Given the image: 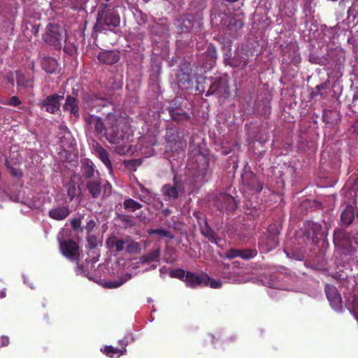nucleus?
<instances>
[{
    "label": "nucleus",
    "instance_id": "nucleus-1",
    "mask_svg": "<svg viewBox=\"0 0 358 358\" xmlns=\"http://www.w3.org/2000/svg\"><path fill=\"white\" fill-rule=\"evenodd\" d=\"M107 131H106V138L111 144L120 143L124 137L126 133L125 122L124 120L118 115L109 113L106 115Z\"/></svg>",
    "mask_w": 358,
    "mask_h": 358
},
{
    "label": "nucleus",
    "instance_id": "nucleus-2",
    "mask_svg": "<svg viewBox=\"0 0 358 358\" xmlns=\"http://www.w3.org/2000/svg\"><path fill=\"white\" fill-rule=\"evenodd\" d=\"M107 5H101L97 12L96 22L94 25L96 31H103L119 27L120 16L112 10H106Z\"/></svg>",
    "mask_w": 358,
    "mask_h": 358
},
{
    "label": "nucleus",
    "instance_id": "nucleus-3",
    "mask_svg": "<svg viewBox=\"0 0 358 358\" xmlns=\"http://www.w3.org/2000/svg\"><path fill=\"white\" fill-rule=\"evenodd\" d=\"M65 37L66 31L62 27L56 24H49L45 27L43 40L56 49H60L62 45V41Z\"/></svg>",
    "mask_w": 358,
    "mask_h": 358
},
{
    "label": "nucleus",
    "instance_id": "nucleus-4",
    "mask_svg": "<svg viewBox=\"0 0 358 358\" xmlns=\"http://www.w3.org/2000/svg\"><path fill=\"white\" fill-rule=\"evenodd\" d=\"M86 189L93 199H98L103 192V196H109L112 193V185L108 180H102L97 176L92 180H87Z\"/></svg>",
    "mask_w": 358,
    "mask_h": 358
},
{
    "label": "nucleus",
    "instance_id": "nucleus-5",
    "mask_svg": "<svg viewBox=\"0 0 358 358\" xmlns=\"http://www.w3.org/2000/svg\"><path fill=\"white\" fill-rule=\"evenodd\" d=\"M282 64L298 66L301 62L299 47L296 43L290 42L282 48Z\"/></svg>",
    "mask_w": 358,
    "mask_h": 358
},
{
    "label": "nucleus",
    "instance_id": "nucleus-6",
    "mask_svg": "<svg viewBox=\"0 0 358 358\" xmlns=\"http://www.w3.org/2000/svg\"><path fill=\"white\" fill-rule=\"evenodd\" d=\"M173 184H165L162 187V194L165 197V200H176L180 193L184 191V185L182 182L179 180L176 174L173 178Z\"/></svg>",
    "mask_w": 358,
    "mask_h": 358
},
{
    "label": "nucleus",
    "instance_id": "nucleus-7",
    "mask_svg": "<svg viewBox=\"0 0 358 358\" xmlns=\"http://www.w3.org/2000/svg\"><path fill=\"white\" fill-rule=\"evenodd\" d=\"M199 213H194V216L197 220L200 232L203 236L206 238L212 243L218 245L221 238L217 236L215 231L208 224L206 217H200Z\"/></svg>",
    "mask_w": 358,
    "mask_h": 358
},
{
    "label": "nucleus",
    "instance_id": "nucleus-8",
    "mask_svg": "<svg viewBox=\"0 0 358 358\" xmlns=\"http://www.w3.org/2000/svg\"><path fill=\"white\" fill-rule=\"evenodd\" d=\"M216 94L219 96L228 97L229 92V86L227 79L224 77H220L216 79L210 86L206 93V96Z\"/></svg>",
    "mask_w": 358,
    "mask_h": 358
},
{
    "label": "nucleus",
    "instance_id": "nucleus-9",
    "mask_svg": "<svg viewBox=\"0 0 358 358\" xmlns=\"http://www.w3.org/2000/svg\"><path fill=\"white\" fill-rule=\"evenodd\" d=\"M215 206L221 212H234L237 208L235 199L227 193H220L215 201Z\"/></svg>",
    "mask_w": 358,
    "mask_h": 358
},
{
    "label": "nucleus",
    "instance_id": "nucleus-10",
    "mask_svg": "<svg viewBox=\"0 0 358 358\" xmlns=\"http://www.w3.org/2000/svg\"><path fill=\"white\" fill-rule=\"evenodd\" d=\"M241 180L244 186L256 193H259L263 189V183L258 180L257 176L250 170L244 169L241 174Z\"/></svg>",
    "mask_w": 358,
    "mask_h": 358
},
{
    "label": "nucleus",
    "instance_id": "nucleus-11",
    "mask_svg": "<svg viewBox=\"0 0 358 358\" xmlns=\"http://www.w3.org/2000/svg\"><path fill=\"white\" fill-rule=\"evenodd\" d=\"M64 92L62 94H53L48 96L41 103V106L45 108V111L51 114H56L61 106L60 101L64 99Z\"/></svg>",
    "mask_w": 358,
    "mask_h": 358
},
{
    "label": "nucleus",
    "instance_id": "nucleus-12",
    "mask_svg": "<svg viewBox=\"0 0 358 358\" xmlns=\"http://www.w3.org/2000/svg\"><path fill=\"white\" fill-rule=\"evenodd\" d=\"M324 292L332 308L341 311L343 308V301L337 288L328 284L325 285Z\"/></svg>",
    "mask_w": 358,
    "mask_h": 358
},
{
    "label": "nucleus",
    "instance_id": "nucleus-13",
    "mask_svg": "<svg viewBox=\"0 0 358 358\" xmlns=\"http://www.w3.org/2000/svg\"><path fill=\"white\" fill-rule=\"evenodd\" d=\"M60 250L63 255L70 260H78L79 246L76 241L71 239L61 241Z\"/></svg>",
    "mask_w": 358,
    "mask_h": 358
},
{
    "label": "nucleus",
    "instance_id": "nucleus-14",
    "mask_svg": "<svg viewBox=\"0 0 358 358\" xmlns=\"http://www.w3.org/2000/svg\"><path fill=\"white\" fill-rule=\"evenodd\" d=\"M107 101L106 98L101 97L97 95L86 93L82 97V108L88 114V110H92L99 105H105L103 102Z\"/></svg>",
    "mask_w": 358,
    "mask_h": 358
},
{
    "label": "nucleus",
    "instance_id": "nucleus-15",
    "mask_svg": "<svg viewBox=\"0 0 358 358\" xmlns=\"http://www.w3.org/2000/svg\"><path fill=\"white\" fill-rule=\"evenodd\" d=\"M64 111L69 113L70 117L78 120L80 117L79 100L72 95H67L63 106Z\"/></svg>",
    "mask_w": 358,
    "mask_h": 358
},
{
    "label": "nucleus",
    "instance_id": "nucleus-16",
    "mask_svg": "<svg viewBox=\"0 0 358 358\" xmlns=\"http://www.w3.org/2000/svg\"><path fill=\"white\" fill-rule=\"evenodd\" d=\"M84 119L87 124L94 126V132L97 136L102 134L106 136L107 126L105 125L101 117L88 113L85 115Z\"/></svg>",
    "mask_w": 358,
    "mask_h": 358
},
{
    "label": "nucleus",
    "instance_id": "nucleus-17",
    "mask_svg": "<svg viewBox=\"0 0 358 358\" xmlns=\"http://www.w3.org/2000/svg\"><path fill=\"white\" fill-rule=\"evenodd\" d=\"M80 172L82 178L87 180L94 179L95 173H96L97 176H99V171L95 169L94 163L87 158L81 159Z\"/></svg>",
    "mask_w": 358,
    "mask_h": 358
},
{
    "label": "nucleus",
    "instance_id": "nucleus-18",
    "mask_svg": "<svg viewBox=\"0 0 358 358\" xmlns=\"http://www.w3.org/2000/svg\"><path fill=\"white\" fill-rule=\"evenodd\" d=\"M97 59L102 64L113 65L120 60V52L115 50H103L99 53Z\"/></svg>",
    "mask_w": 358,
    "mask_h": 358
},
{
    "label": "nucleus",
    "instance_id": "nucleus-19",
    "mask_svg": "<svg viewBox=\"0 0 358 358\" xmlns=\"http://www.w3.org/2000/svg\"><path fill=\"white\" fill-rule=\"evenodd\" d=\"M333 241L336 247L346 248L351 243V236L341 229H336L334 231Z\"/></svg>",
    "mask_w": 358,
    "mask_h": 358
},
{
    "label": "nucleus",
    "instance_id": "nucleus-20",
    "mask_svg": "<svg viewBox=\"0 0 358 358\" xmlns=\"http://www.w3.org/2000/svg\"><path fill=\"white\" fill-rule=\"evenodd\" d=\"M243 24L242 20L230 17L226 24V29L231 37L236 38L238 36V31L243 28Z\"/></svg>",
    "mask_w": 358,
    "mask_h": 358
},
{
    "label": "nucleus",
    "instance_id": "nucleus-21",
    "mask_svg": "<svg viewBox=\"0 0 358 358\" xmlns=\"http://www.w3.org/2000/svg\"><path fill=\"white\" fill-rule=\"evenodd\" d=\"M106 244L109 250L119 253L125 248L126 236L124 238H119L115 236H111L106 239Z\"/></svg>",
    "mask_w": 358,
    "mask_h": 358
},
{
    "label": "nucleus",
    "instance_id": "nucleus-22",
    "mask_svg": "<svg viewBox=\"0 0 358 358\" xmlns=\"http://www.w3.org/2000/svg\"><path fill=\"white\" fill-rule=\"evenodd\" d=\"M185 282L187 286L191 288H196L202 285L206 286L208 284L205 282V279L203 278H201L200 275L190 271L186 272V278L185 279Z\"/></svg>",
    "mask_w": 358,
    "mask_h": 358
},
{
    "label": "nucleus",
    "instance_id": "nucleus-23",
    "mask_svg": "<svg viewBox=\"0 0 358 358\" xmlns=\"http://www.w3.org/2000/svg\"><path fill=\"white\" fill-rule=\"evenodd\" d=\"M94 149L101 161L106 166L108 170L111 172L113 171V166L109 159L108 151L98 143L94 146Z\"/></svg>",
    "mask_w": 358,
    "mask_h": 358
},
{
    "label": "nucleus",
    "instance_id": "nucleus-24",
    "mask_svg": "<svg viewBox=\"0 0 358 358\" xmlns=\"http://www.w3.org/2000/svg\"><path fill=\"white\" fill-rule=\"evenodd\" d=\"M70 210L68 206H59L51 209L49 211V216L55 220H63L69 216Z\"/></svg>",
    "mask_w": 358,
    "mask_h": 358
},
{
    "label": "nucleus",
    "instance_id": "nucleus-25",
    "mask_svg": "<svg viewBox=\"0 0 358 358\" xmlns=\"http://www.w3.org/2000/svg\"><path fill=\"white\" fill-rule=\"evenodd\" d=\"M355 218V207L351 204L347 205L341 214V220L346 226H349Z\"/></svg>",
    "mask_w": 358,
    "mask_h": 358
},
{
    "label": "nucleus",
    "instance_id": "nucleus-26",
    "mask_svg": "<svg viewBox=\"0 0 358 358\" xmlns=\"http://www.w3.org/2000/svg\"><path fill=\"white\" fill-rule=\"evenodd\" d=\"M42 69L48 73H53L57 69V61L51 57H43L41 62Z\"/></svg>",
    "mask_w": 358,
    "mask_h": 358
},
{
    "label": "nucleus",
    "instance_id": "nucleus-27",
    "mask_svg": "<svg viewBox=\"0 0 358 358\" xmlns=\"http://www.w3.org/2000/svg\"><path fill=\"white\" fill-rule=\"evenodd\" d=\"M161 254V250L158 247L152 249L151 251L142 255L140 257V262L141 264H149L153 262H158Z\"/></svg>",
    "mask_w": 358,
    "mask_h": 358
},
{
    "label": "nucleus",
    "instance_id": "nucleus-28",
    "mask_svg": "<svg viewBox=\"0 0 358 358\" xmlns=\"http://www.w3.org/2000/svg\"><path fill=\"white\" fill-rule=\"evenodd\" d=\"M75 177L76 174H74L71 178L68 183L66 185L67 195L70 200H73L77 195L80 193V189L73 179Z\"/></svg>",
    "mask_w": 358,
    "mask_h": 358
},
{
    "label": "nucleus",
    "instance_id": "nucleus-29",
    "mask_svg": "<svg viewBox=\"0 0 358 358\" xmlns=\"http://www.w3.org/2000/svg\"><path fill=\"white\" fill-rule=\"evenodd\" d=\"M139 243L132 239L130 236H126L125 252L128 254H138L141 251Z\"/></svg>",
    "mask_w": 358,
    "mask_h": 358
},
{
    "label": "nucleus",
    "instance_id": "nucleus-30",
    "mask_svg": "<svg viewBox=\"0 0 358 358\" xmlns=\"http://www.w3.org/2000/svg\"><path fill=\"white\" fill-rule=\"evenodd\" d=\"M180 110L173 113V109L169 110V115L171 120L177 123H183L184 122L189 121L191 119L189 114L183 110Z\"/></svg>",
    "mask_w": 358,
    "mask_h": 358
},
{
    "label": "nucleus",
    "instance_id": "nucleus-31",
    "mask_svg": "<svg viewBox=\"0 0 358 358\" xmlns=\"http://www.w3.org/2000/svg\"><path fill=\"white\" fill-rule=\"evenodd\" d=\"M17 85L23 89L32 87V79L20 71L16 72Z\"/></svg>",
    "mask_w": 358,
    "mask_h": 358
},
{
    "label": "nucleus",
    "instance_id": "nucleus-32",
    "mask_svg": "<svg viewBox=\"0 0 358 358\" xmlns=\"http://www.w3.org/2000/svg\"><path fill=\"white\" fill-rule=\"evenodd\" d=\"M123 206L126 210L131 213H134L143 207L139 202L131 198L125 199L123 203Z\"/></svg>",
    "mask_w": 358,
    "mask_h": 358
},
{
    "label": "nucleus",
    "instance_id": "nucleus-33",
    "mask_svg": "<svg viewBox=\"0 0 358 358\" xmlns=\"http://www.w3.org/2000/svg\"><path fill=\"white\" fill-rule=\"evenodd\" d=\"M138 185L142 194H138L137 193H135L134 196L139 199L143 202L149 203L150 200V192L149 191L148 189L145 187L141 183L138 182Z\"/></svg>",
    "mask_w": 358,
    "mask_h": 358
},
{
    "label": "nucleus",
    "instance_id": "nucleus-34",
    "mask_svg": "<svg viewBox=\"0 0 358 358\" xmlns=\"http://www.w3.org/2000/svg\"><path fill=\"white\" fill-rule=\"evenodd\" d=\"M248 62V56L245 54L244 55H238L237 58H233L231 62V65L234 67L241 66L242 69H245Z\"/></svg>",
    "mask_w": 358,
    "mask_h": 358
},
{
    "label": "nucleus",
    "instance_id": "nucleus-35",
    "mask_svg": "<svg viewBox=\"0 0 358 358\" xmlns=\"http://www.w3.org/2000/svg\"><path fill=\"white\" fill-rule=\"evenodd\" d=\"M209 169L208 160L206 158H203L201 164L199 165L198 175L201 176V178H204L207 174V171Z\"/></svg>",
    "mask_w": 358,
    "mask_h": 358
},
{
    "label": "nucleus",
    "instance_id": "nucleus-36",
    "mask_svg": "<svg viewBox=\"0 0 358 358\" xmlns=\"http://www.w3.org/2000/svg\"><path fill=\"white\" fill-rule=\"evenodd\" d=\"M257 255L256 249H243L240 250V257L243 259H250L255 257Z\"/></svg>",
    "mask_w": 358,
    "mask_h": 358
},
{
    "label": "nucleus",
    "instance_id": "nucleus-37",
    "mask_svg": "<svg viewBox=\"0 0 358 358\" xmlns=\"http://www.w3.org/2000/svg\"><path fill=\"white\" fill-rule=\"evenodd\" d=\"M150 234H156L161 237H166L170 239L174 238L173 234L169 230L164 229H155L150 231Z\"/></svg>",
    "mask_w": 358,
    "mask_h": 358
},
{
    "label": "nucleus",
    "instance_id": "nucleus-38",
    "mask_svg": "<svg viewBox=\"0 0 358 358\" xmlns=\"http://www.w3.org/2000/svg\"><path fill=\"white\" fill-rule=\"evenodd\" d=\"M169 276L173 278L183 280L184 278H186V272L182 268H175L169 272Z\"/></svg>",
    "mask_w": 358,
    "mask_h": 358
},
{
    "label": "nucleus",
    "instance_id": "nucleus-39",
    "mask_svg": "<svg viewBox=\"0 0 358 358\" xmlns=\"http://www.w3.org/2000/svg\"><path fill=\"white\" fill-rule=\"evenodd\" d=\"M78 274L87 277L88 279L92 280V277L90 275V271L88 268V263L87 265L80 264L77 263V271Z\"/></svg>",
    "mask_w": 358,
    "mask_h": 358
},
{
    "label": "nucleus",
    "instance_id": "nucleus-40",
    "mask_svg": "<svg viewBox=\"0 0 358 358\" xmlns=\"http://www.w3.org/2000/svg\"><path fill=\"white\" fill-rule=\"evenodd\" d=\"M126 352V348H124L122 349H118L113 348V346H106L103 350V352L106 355H109V354H119L120 355H122Z\"/></svg>",
    "mask_w": 358,
    "mask_h": 358
},
{
    "label": "nucleus",
    "instance_id": "nucleus-41",
    "mask_svg": "<svg viewBox=\"0 0 358 358\" xmlns=\"http://www.w3.org/2000/svg\"><path fill=\"white\" fill-rule=\"evenodd\" d=\"M222 257L228 259H232L236 257H240V250L231 248L229 250H227Z\"/></svg>",
    "mask_w": 358,
    "mask_h": 358
},
{
    "label": "nucleus",
    "instance_id": "nucleus-42",
    "mask_svg": "<svg viewBox=\"0 0 358 358\" xmlns=\"http://www.w3.org/2000/svg\"><path fill=\"white\" fill-rule=\"evenodd\" d=\"M204 279L205 282L208 283L207 285H210L211 288L217 289L222 286V282L220 280L212 279L207 275L205 276Z\"/></svg>",
    "mask_w": 358,
    "mask_h": 358
},
{
    "label": "nucleus",
    "instance_id": "nucleus-43",
    "mask_svg": "<svg viewBox=\"0 0 358 358\" xmlns=\"http://www.w3.org/2000/svg\"><path fill=\"white\" fill-rule=\"evenodd\" d=\"M71 226L72 229L76 232H83V228L81 227V219L74 218L71 220Z\"/></svg>",
    "mask_w": 358,
    "mask_h": 358
},
{
    "label": "nucleus",
    "instance_id": "nucleus-44",
    "mask_svg": "<svg viewBox=\"0 0 358 358\" xmlns=\"http://www.w3.org/2000/svg\"><path fill=\"white\" fill-rule=\"evenodd\" d=\"M125 281L126 280H120L106 282L104 285V287L109 289L117 288L123 285Z\"/></svg>",
    "mask_w": 358,
    "mask_h": 358
},
{
    "label": "nucleus",
    "instance_id": "nucleus-45",
    "mask_svg": "<svg viewBox=\"0 0 358 358\" xmlns=\"http://www.w3.org/2000/svg\"><path fill=\"white\" fill-rule=\"evenodd\" d=\"M22 103L20 99L17 96H11L6 103H4V104L15 106L17 107L19 105Z\"/></svg>",
    "mask_w": 358,
    "mask_h": 358
},
{
    "label": "nucleus",
    "instance_id": "nucleus-46",
    "mask_svg": "<svg viewBox=\"0 0 358 358\" xmlns=\"http://www.w3.org/2000/svg\"><path fill=\"white\" fill-rule=\"evenodd\" d=\"M334 114L332 110L324 111L322 115V121L326 124H333L331 115Z\"/></svg>",
    "mask_w": 358,
    "mask_h": 358
},
{
    "label": "nucleus",
    "instance_id": "nucleus-47",
    "mask_svg": "<svg viewBox=\"0 0 358 358\" xmlns=\"http://www.w3.org/2000/svg\"><path fill=\"white\" fill-rule=\"evenodd\" d=\"M173 109V113L180 109V104L177 101L176 99L173 100L168 106L166 110L169 113V110Z\"/></svg>",
    "mask_w": 358,
    "mask_h": 358
},
{
    "label": "nucleus",
    "instance_id": "nucleus-48",
    "mask_svg": "<svg viewBox=\"0 0 358 358\" xmlns=\"http://www.w3.org/2000/svg\"><path fill=\"white\" fill-rule=\"evenodd\" d=\"M87 242L89 244V248L90 249H94L97 246V238L94 235H89L87 237Z\"/></svg>",
    "mask_w": 358,
    "mask_h": 358
},
{
    "label": "nucleus",
    "instance_id": "nucleus-49",
    "mask_svg": "<svg viewBox=\"0 0 358 358\" xmlns=\"http://www.w3.org/2000/svg\"><path fill=\"white\" fill-rule=\"evenodd\" d=\"M64 51L69 55H73L76 52V48L72 44H66L64 47Z\"/></svg>",
    "mask_w": 358,
    "mask_h": 358
},
{
    "label": "nucleus",
    "instance_id": "nucleus-50",
    "mask_svg": "<svg viewBox=\"0 0 358 358\" xmlns=\"http://www.w3.org/2000/svg\"><path fill=\"white\" fill-rule=\"evenodd\" d=\"M8 168L10 169V174L12 176L15 178H20L22 176V171L19 169H15L13 167H10L8 166Z\"/></svg>",
    "mask_w": 358,
    "mask_h": 358
},
{
    "label": "nucleus",
    "instance_id": "nucleus-51",
    "mask_svg": "<svg viewBox=\"0 0 358 358\" xmlns=\"http://www.w3.org/2000/svg\"><path fill=\"white\" fill-rule=\"evenodd\" d=\"M329 81L324 82L320 85H317L315 87L317 90V94L320 95H322V90H326L329 87Z\"/></svg>",
    "mask_w": 358,
    "mask_h": 358
},
{
    "label": "nucleus",
    "instance_id": "nucleus-52",
    "mask_svg": "<svg viewBox=\"0 0 358 358\" xmlns=\"http://www.w3.org/2000/svg\"><path fill=\"white\" fill-rule=\"evenodd\" d=\"M96 226V222L93 220H90L85 226V229L87 231V234H90V232L93 230V229Z\"/></svg>",
    "mask_w": 358,
    "mask_h": 358
},
{
    "label": "nucleus",
    "instance_id": "nucleus-53",
    "mask_svg": "<svg viewBox=\"0 0 358 358\" xmlns=\"http://www.w3.org/2000/svg\"><path fill=\"white\" fill-rule=\"evenodd\" d=\"M10 340L7 336H0V348L8 346L9 345Z\"/></svg>",
    "mask_w": 358,
    "mask_h": 358
},
{
    "label": "nucleus",
    "instance_id": "nucleus-54",
    "mask_svg": "<svg viewBox=\"0 0 358 358\" xmlns=\"http://www.w3.org/2000/svg\"><path fill=\"white\" fill-rule=\"evenodd\" d=\"M127 151H128V150L126 149V148L122 145L117 146L115 149V152L116 153H117L118 155H121L126 154V152Z\"/></svg>",
    "mask_w": 358,
    "mask_h": 358
},
{
    "label": "nucleus",
    "instance_id": "nucleus-55",
    "mask_svg": "<svg viewBox=\"0 0 358 358\" xmlns=\"http://www.w3.org/2000/svg\"><path fill=\"white\" fill-rule=\"evenodd\" d=\"M312 229L313 231L317 234V231H320L322 229V226L320 224L317 223H313L312 224Z\"/></svg>",
    "mask_w": 358,
    "mask_h": 358
},
{
    "label": "nucleus",
    "instance_id": "nucleus-56",
    "mask_svg": "<svg viewBox=\"0 0 358 358\" xmlns=\"http://www.w3.org/2000/svg\"><path fill=\"white\" fill-rule=\"evenodd\" d=\"M171 213V210L169 208H165L162 210V213L164 216H167Z\"/></svg>",
    "mask_w": 358,
    "mask_h": 358
},
{
    "label": "nucleus",
    "instance_id": "nucleus-57",
    "mask_svg": "<svg viewBox=\"0 0 358 358\" xmlns=\"http://www.w3.org/2000/svg\"><path fill=\"white\" fill-rule=\"evenodd\" d=\"M6 296V289L0 291V299H3Z\"/></svg>",
    "mask_w": 358,
    "mask_h": 358
},
{
    "label": "nucleus",
    "instance_id": "nucleus-58",
    "mask_svg": "<svg viewBox=\"0 0 358 358\" xmlns=\"http://www.w3.org/2000/svg\"><path fill=\"white\" fill-rule=\"evenodd\" d=\"M275 239H276V237H274L273 238V241H274V245H278V241Z\"/></svg>",
    "mask_w": 358,
    "mask_h": 358
},
{
    "label": "nucleus",
    "instance_id": "nucleus-59",
    "mask_svg": "<svg viewBox=\"0 0 358 358\" xmlns=\"http://www.w3.org/2000/svg\"><path fill=\"white\" fill-rule=\"evenodd\" d=\"M222 153H223V155H227L229 154V152H228V151H227V150H224V151L222 152Z\"/></svg>",
    "mask_w": 358,
    "mask_h": 358
},
{
    "label": "nucleus",
    "instance_id": "nucleus-60",
    "mask_svg": "<svg viewBox=\"0 0 358 358\" xmlns=\"http://www.w3.org/2000/svg\"><path fill=\"white\" fill-rule=\"evenodd\" d=\"M43 307L45 308V303L43 304Z\"/></svg>",
    "mask_w": 358,
    "mask_h": 358
}]
</instances>
